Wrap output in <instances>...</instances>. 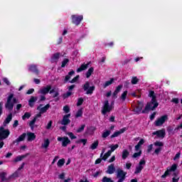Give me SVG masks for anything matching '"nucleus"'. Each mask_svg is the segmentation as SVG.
<instances>
[{
	"instance_id": "1",
	"label": "nucleus",
	"mask_w": 182,
	"mask_h": 182,
	"mask_svg": "<svg viewBox=\"0 0 182 182\" xmlns=\"http://www.w3.org/2000/svg\"><path fill=\"white\" fill-rule=\"evenodd\" d=\"M149 97H152L151 102L146 105L144 110L142 111V113H147L149 110H154L157 106H159V103L157 100H156V96H154V91H150L149 94Z\"/></svg>"
},
{
	"instance_id": "2",
	"label": "nucleus",
	"mask_w": 182,
	"mask_h": 182,
	"mask_svg": "<svg viewBox=\"0 0 182 182\" xmlns=\"http://www.w3.org/2000/svg\"><path fill=\"white\" fill-rule=\"evenodd\" d=\"M14 103H16V99L14 98V94H10L7 98V102L5 104L6 109L12 110L14 109Z\"/></svg>"
},
{
	"instance_id": "3",
	"label": "nucleus",
	"mask_w": 182,
	"mask_h": 182,
	"mask_svg": "<svg viewBox=\"0 0 182 182\" xmlns=\"http://www.w3.org/2000/svg\"><path fill=\"white\" fill-rule=\"evenodd\" d=\"M178 165L177 164H173L171 166L167 168L166 171H165L164 174L161 176L162 178H166V176H170L171 173L176 171L177 170Z\"/></svg>"
},
{
	"instance_id": "4",
	"label": "nucleus",
	"mask_w": 182,
	"mask_h": 182,
	"mask_svg": "<svg viewBox=\"0 0 182 182\" xmlns=\"http://www.w3.org/2000/svg\"><path fill=\"white\" fill-rule=\"evenodd\" d=\"M71 19L74 25H80L82 21H83V16L82 15H72L71 16Z\"/></svg>"
},
{
	"instance_id": "5",
	"label": "nucleus",
	"mask_w": 182,
	"mask_h": 182,
	"mask_svg": "<svg viewBox=\"0 0 182 182\" xmlns=\"http://www.w3.org/2000/svg\"><path fill=\"white\" fill-rule=\"evenodd\" d=\"M57 140L61 141L63 147H67L68 144H70V139L68 136H58Z\"/></svg>"
},
{
	"instance_id": "6",
	"label": "nucleus",
	"mask_w": 182,
	"mask_h": 182,
	"mask_svg": "<svg viewBox=\"0 0 182 182\" xmlns=\"http://www.w3.org/2000/svg\"><path fill=\"white\" fill-rule=\"evenodd\" d=\"M112 109L113 107H112V105H109V101L107 100L104 102L102 113V114H106V113L111 112Z\"/></svg>"
},
{
	"instance_id": "7",
	"label": "nucleus",
	"mask_w": 182,
	"mask_h": 182,
	"mask_svg": "<svg viewBox=\"0 0 182 182\" xmlns=\"http://www.w3.org/2000/svg\"><path fill=\"white\" fill-rule=\"evenodd\" d=\"M18 172H15L11 176L6 177V172H1L0 173V178L1 179V181H8L9 178H12V177H18Z\"/></svg>"
},
{
	"instance_id": "8",
	"label": "nucleus",
	"mask_w": 182,
	"mask_h": 182,
	"mask_svg": "<svg viewBox=\"0 0 182 182\" xmlns=\"http://www.w3.org/2000/svg\"><path fill=\"white\" fill-rule=\"evenodd\" d=\"M145 164H146V161H144V159H141L139 161V164L136 167L134 173L139 174V173H141L143 168H144Z\"/></svg>"
},
{
	"instance_id": "9",
	"label": "nucleus",
	"mask_w": 182,
	"mask_h": 182,
	"mask_svg": "<svg viewBox=\"0 0 182 182\" xmlns=\"http://www.w3.org/2000/svg\"><path fill=\"white\" fill-rule=\"evenodd\" d=\"M168 117L167 115H164L161 117L160 118L157 119L155 121V126L159 127V126H163L164 123H166V121L167 120Z\"/></svg>"
},
{
	"instance_id": "10",
	"label": "nucleus",
	"mask_w": 182,
	"mask_h": 182,
	"mask_svg": "<svg viewBox=\"0 0 182 182\" xmlns=\"http://www.w3.org/2000/svg\"><path fill=\"white\" fill-rule=\"evenodd\" d=\"M84 90L87 92V95H92L93 93V90H95V86H91L89 82H85L84 85Z\"/></svg>"
},
{
	"instance_id": "11",
	"label": "nucleus",
	"mask_w": 182,
	"mask_h": 182,
	"mask_svg": "<svg viewBox=\"0 0 182 182\" xmlns=\"http://www.w3.org/2000/svg\"><path fill=\"white\" fill-rule=\"evenodd\" d=\"M9 136V130L4 129V127L0 128V140H4Z\"/></svg>"
},
{
	"instance_id": "12",
	"label": "nucleus",
	"mask_w": 182,
	"mask_h": 182,
	"mask_svg": "<svg viewBox=\"0 0 182 182\" xmlns=\"http://www.w3.org/2000/svg\"><path fill=\"white\" fill-rule=\"evenodd\" d=\"M154 136H156L159 139H164L166 136V129H160L153 132Z\"/></svg>"
},
{
	"instance_id": "13",
	"label": "nucleus",
	"mask_w": 182,
	"mask_h": 182,
	"mask_svg": "<svg viewBox=\"0 0 182 182\" xmlns=\"http://www.w3.org/2000/svg\"><path fill=\"white\" fill-rule=\"evenodd\" d=\"M144 105L143 104V102H138L136 107L134 109V112L135 113H137L138 114L139 113H143V107H144Z\"/></svg>"
},
{
	"instance_id": "14",
	"label": "nucleus",
	"mask_w": 182,
	"mask_h": 182,
	"mask_svg": "<svg viewBox=\"0 0 182 182\" xmlns=\"http://www.w3.org/2000/svg\"><path fill=\"white\" fill-rule=\"evenodd\" d=\"M49 107H50V105H49V104H47L44 107H42V105H40L37 107V110H38L41 113H42L43 114V113H46V112H48V110L49 109Z\"/></svg>"
},
{
	"instance_id": "15",
	"label": "nucleus",
	"mask_w": 182,
	"mask_h": 182,
	"mask_svg": "<svg viewBox=\"0 0 182 182\" xmlns=\"http://www.w3.org/2000/svg\"><path fill=\"white\" fill-rule=\"evenodd\" d=\"M50 89H52V86L47 85L46 87H43V88H41L38 91V93H40V95H47V93H49Z\"/></svg>"
},
{
	"instance_id": "16",
	"label": "nucleus",
	"mask_w": 182,
	"mask_h": 182,
	"mask_svg": "<svg viewBox=\"0 0 182 182\" xmlns=\"http://www.w3.org/2000/svg\"><path fill=\"white\" fill-rule=\"evenodd\" d=\"M126 174H127V173L124 172L122 169H117V178H119V179L122 178V180H124V178L126 177Z\"/></svg>"
},
{
	"instance_id": "17",
	"label": "nucleus",
	"mask_w": 182,
	"mask_h": 182,
	"mask_svg": "<svg viewBox=\"0 0 182 182\" xmlns=\"http://www.w3.org/2000/svg\"><path fill=\"white\" fill-rule=\"evenodd\" d=\"M26 136H27L28 141H33L36 139V135L33 132H27Z\"/></svg>"
},
{
	"instance_id": "18",
	"label": "nucleus",
	"mask_w": 182,
	"mask_h": 182,
	"mask_svg": "<svg viewBox=\"0 0 182 182\" xmlns=\"http://www.w3.org/2000/svg\"><path fill=\"white\" fill-rule=\"evenodd\" d=\"M70 117V114L65 115L63 118L61 124H63L64 126H66V124H69V123H70V119H69Z\"/></svg>"
},
{
	"instance_id": "19",
	"label": "nucleus",
	"mask_w": 182,
	"mask_h": 182,
	"mask_svg": "<svg viewBox=\"0 0 182 182\" xmlns=\"http://www.w3.org/2000/svg\"><path fill=\"white\" fill-rule=\"evenodd\" d=\"M126 130H127V129L126 128H122L121 129H119V131L115 132L112 136V139L114 138V137H117L118 136H120V134H122V133L124 132H126Z\"/></svg>"
},
{
	"instance_id": "20",
	"label": "nucleus",
	"mask_w": 182,
	"mask_h": 182,
	"mask_svg": "<svg viewBox=\"0 0 182 182\" xmlns=\"http://www.w3.org/2000/svg\"><path fill=\"white\" fill-rule=\"evenodd\" d=\"M38 100V97H31V99L28 100V105L31 107H33L35 105V102Z\"/></svg>"
},
{
	"instance_id": "21",
	"label": "nucleus",
	"mask_w": 182,
	"mask_h": 182,
	"mask_svg": "<svg viewBox=\"0 0 182 182\" xmlns=\"http://www.w3.org/2000/svg\"><path fill=\"white\" fill-rule=\"evenodd\" d=\"M49 144H50V141H49L48 139H44L43 143L41 145L42 149H48L49 147Z\"/></svg>"
},
{
	"instance_id": "22",
	"label": "nucleus",
	"mask_w": 182,
	"mask_h": 182,
	"mask_svg": "<svg viewBox=\"0 0 182 182\" xmlns=\"http://www.w3.org/2000/svg\"><path fill=\"white\" fill-rule=\"evenodd\" d=\"M25 137H26V134L23 133L14 141V143H19V141H23V140H25Z\"/></svg>"
},
{
	"instance_id": "23",
	"label": "nucleus",
	"mask_w": 182,
	"mask_h": 182,
	"mask_svg": "<svg viewBox=\"0 0 182 182\" xmlns=\"http://www.w3.org/2000/svg\"><path fill=\"white\" fill-rule=\"evenodd\" d=\"M87 66H89V64H82L81 66L77 69V73L82 72V70H86L87 69Z\"/></svg>"
},
{
	"instance_id": "24",
	"label": "nucleus",
	"mask_w": 182,
	"mask_h": 182,
	"mask_svg": "<svg viewBox=\"0 0 182 182\" xmlns=\"http://www.w3.org/2000/svg\"><path fill=\"white\" fill-rule=\"evenodd\" d=\"M107 173L108 174H113V173H114V164H111L108 166Z\"/></svg>"
},
{
	"instance_id": "25",
	"label": "nucleus",
	"mask_w": 182,
	"mask_h": 182,
	"mask_svg": "<svg viewBox=\"0 0 182 182\" xmlns=\"http://www.w3.org/2000/svg\"><path fill=\"white\" fill-rule=\"evenodd\" d=\"M143 144H144V139H141L138 144L135 146V151H139V150H140V147H141V146H143Z\"/></svg>"
},
{
	"instance_id": "26",
	"label": "nucleus",
	"mask_w": 182,
	"mask_h": 182,
	"mask_svg": "<svg viewBox=\"0 0 182 182\" xmlns=\"http://www.w3.org/2000/svg\"><path fill=\"white\" fill-rule=\"evenodd\" d=\"M50 94L52 95L53 97H58L59 96V92L56 89L51 90Z\"/></svg>"
},
{
	"instance_id": "27",
	"label": "nucleus",
	"mask_w": 182,
	"mask_h": 182,
	"mask_svg": "<svg viewBox=\"0 0 182 182\" xmlns=\"http://www.w3.org/2000/svg\"><path fill=\"white\" fill-rule=\"evenodd\" d=\"M130 154V153L129 152V151L127 149H124L122 151V159L123 160H126V159H127V157H129V155Z\"/></svg>"
},
{
	"instance_id": "28",
	"label": "nucleus",
	"mask_w": 182,
	"mask_h": 182,
	"mask_svg": "<svg viewBox=\"0 0 182 182\" xmlns=\"http://www.w3.org/2000/svg\"><path fill=\"white\" fill-rule=\"evenodd\" d=\"M173 177L172 178V182H178L180 180V176H178V173L175 172L173 173Z\"/></svg>"
},
{
	"instance_id": "29",
	"label": "nucleus",
	"mask_w": 182,
	"mask_h": 182,
	"mask_svg": "<svg viewBox=\"0 0 182 182\" xmlns=\"http://www.w3.org/2000/svg\"><path fill=\"white\" fill-rule=\"evenodd\" d=\"M97 146H99V141H95L91 144L90 149H91V150H96V149H97Z\"/></svg>"
},
{
	"instance_id": "30",
	"label": "nucleus",
	"mask_w": 182,
	"mask_h": 182,
	"mask_svg": "<svg viewBox=\"0 0 182 182\" xmlns=\"http://www.w3.org/2000/svg\"><path fill=\"white\" fill-rule=\"evenodd\" d=\"M60 58V53H57L53 54L52 57V60L53 62H57V60Z\"/></svg>"
},
{
	"instance_id": "31",
	"label": "nucleus",
	"mask_w": 182,
	"mask_h": 182,
	"mask_svg": "<svg viewBox=\"0 0 182 182\" xmlns=\"http://www.w3.org/2000/svg\"><path fill=\"white\" fill-rule=\"evenodd\" d=\"M113 82H114V79L111 78L109 80L105 82L103 85V87H107V86H110V85H112L113 83Z\"/></svg>"
},
{
	"instance_id": "32",
	"label": "nucleus",
	"mask_w": 182,
	"mask_h": 182,
	"mask_svg": "<svg viewBox=\"0 0 182 182\" xmlns=\"http://www.w3.org/2000/svg\"><path fill=\"white\" fill-rule=\"evenodd\" d=\"M95 69L93 68V67H91L90 69H88V70L86 73V77L89 78L90 77V76H92V73H93Z\"/></svg>"
},
{
	"instance_id": "33",
	"label": "nucleus",
	"mask_w": 182,
	"mask_h": 182,
	"mask_svg": "<svg viewBox=\"0 0 182 182\" xmlns=\"http://www.w3.org/2000/svg\"><path fill=\"white\" fill-rule=\"evenodd\" d=\"M110 156H112V151H108L107 153H105L104 154V156H102V160H107V158L110 157Z\"/></svg>"
},
{
	"instance_id": "34",
	"label": "nucleus",
	"mask_w": 182,
	"mask_h": 182,
	"mask_svg": "<svg viewBox=\"0 0 182 182\" xmlns=\"http://www.w3.org/2000/svg\"><path fill=\"white\" fill-rule=\"evenodd\" d=\"M11 120H12V114H10L7 116V117L6 118L4 124H8L10 123Z\"/></svg>"
},
{
	"instance_id": "35",
	"label": "nucleus",
	"mask_w": 182,
	"mask_h": 182,
	"mask_svg": "<svg viewBox=\"0 0 182 182\" xmlns=\"http://www.w3.org/2000/svg\"><path fill=\"white\" fill-rule=\"evenodd\" d=\"M29 70H31V72H33L34 73L38 74V69L36 68V65H30Z\"/></svg>"
},
{
	"instance_id": "36",
	"label": "nucleus",
	"mask_w": 182,
	"mask_h": 182,
	"mask_svg": "<svg viewBox=\"0 0 182 182\" xmlns=\"http://www.w3.org/2000/svg\"><path fill=\"white\" fill-rule=\"evenodd\" d=\"M109 149H111V150H109V151H111V153H113V151H114V150H117V149H119V144L110 145Z\"/></svg>"
},
{
	"instance_id": "37",
	"label": "nucleus",
	"mask_w": 182,
	"mask_h": 182,
	"mask_svg": "<svg viewBox=\"0 0 182 182\" xmlns=\"http://www.w3.org/2000/svg\"><path fill=\"white\" fill-rule=\"evenodd\" d=\"M35 123H36V117H34V119L29 122V126L31 129V130H33L35 127Z\"/></svg>"
},
{
	"instance_id": "38",
	"label": "nucleus",
	"mask_w": 182,
	"mask_h": 182,
	"mask_svg": "<svg viewBox=\"0 0 182 182\" xmlns=\"http://www.w3.org/2000/svg\"><path fill=\"white\" fill-rule=\"evenodd\" d=\"M109 136H110V131L109 130H105L104 131V132L102 133V137L103 139H106V137H109Z\"/></svg>"
},
{
	"instance_id": "39",
	"label": "nucleus",
	"mask_w": 182,
	"mask_h": 182,
	"mask_svg": "<svg viewBox=\"0 0 182 182\" xmlns=\"http://www.w3.org/2000/svg\"><path fill=\"white\" fill-rule=\"evenodd\" d=\"M83 115V109H80L75 114V117H82Z\"/></svg>"
},
{
	"instance_id": "40",
	"label": "nucleus",
	"mask_w": 182,
	"mask_h": 182,
	"mask_svg": "<svg viewBox=\"0 0 182 182\" xmlns=\"http://www.w3.org/2000/svg\"><path fill=\"white\" fill-rule=\"evenodd\" d=\"M27 155H22V156H17L15 159L14 161L16 163L18 161H21V160H23L25 157H26Z\"/></svg>"
},
{
	"instance_id": "41",
	"label": "nucleus",
	"mask_w": 182,
	"mask_h": 182,
	"mask_svg": "<svg viewBox=\"0 0 182 182\" xmlns=\"http://www.w3.org/2000/svg\"><path fill=\"white\" fill-rule=\"evenodd\" d=\"M131 83L132 85H137L139 83V78L137 77H132Z\"/></svg>"
},
{
	"instance_id": "42",
	"label": "nucleus",
	"mask_w": 182,
	"mask_h": 182,
	"mask_svg": "<svg viewBox=\"0 0 182 182\" xmlns=\"http://www.w3.org/2000/svg\"><path fill=\"white\" fill-rule=\"evenodd\" d=\"M126 97H127V90L124 91V92H122V94L121 95V100L124 102V100H126Z\"/></svg>"
},
{
	"instance_id": "43",
	"label": "nucleus",
	"mask_w": 182,
	"mask_h": 182,
	"mask_svg": "<svg viewBox=\"0 0 182 182\" xmlns=\"http://www.w3.org/2000/svg\"><path fill=\"white\" fill-rule=\"evenodd\" d=\"M75 75V71L72 70L70 71L68 75H66L65 77V82H68V80H69V79H70V77L72 75Z\"/></svg>"
},
{
	"instance_id": "44",
	"label": "nucleus",
	"mask_w": 182,
	"mask_h": 182,
	"mask_svg": "<svg viewBox=\"0 0 182 182\" xmlns=\"http://www.w3.org/2000/svg\"><path fill=\"white\" fill-rule=\"evenodd\" d=\"M85 127H86V125L82 124L81 125L76 131L77 133H82L85 130Z\"/></svg>"
},
{
	"instance_id": "45",
	"label": "nucleus",
	"mask_w": 182,
	"mask_h": 182,
	"mask_svg": "<svg viewBox=\"0 0 182 182\" xmlns=\"http://www.w3.org/2000/svg\"><path fill=\"white\" fill-rule=\"evenodd\" d=\"M140 156H141V150L139 149L137 152L134 154L133 158L136 159V157H140Z\"/></svg>"
},
{
	"instance_id": "46",
	"label": "nucleus",
	"mask_w": 182,
	"mask_h": 182,
	"mask_svg": "<svg viewBox=\"0 0 182 182\" xmlns=\"http://www.w3.org/2000/svg\"><path fill=\"white\" fill-rule=\"evenodd\" d=\"M63 164H65V159H60L58 161L57 166L58 167H62V166H63Z\"/></svg>"
},
{
	"instance_id": "47",
	"label": "nucleus",
	"mask_w": 182,
	"mask_h": 182,
	"mask_svg": "<svg viewBox=\"0 0 182 182\" xmlns=\"http://www.w3.org/2000/svg\"><path fill=\"white\" fill-rule=\"evenodd\" d=\"M68 63H69V59L68 58L64 59L62 62L61 68H65Z\"/></svg>"
},
{
	"instance_id": "48",
	"label": "nucleus",
	"mask_w": 182,
	"mask_h": 182,
	"mask_svg": "<svg viewBox=\"0 0 182 182\" xmlns=\"http://www.w3.org/2000/svg\"><path fill=\"white\" fill-rule=\"evenodd\" d=\"M31 117V113L29 112H26L24 115L22 116L23 120H26V119H29Z\"/></svg>"
},
{
	"instance_id": "49",
	"label": "nucleus",
	"mask_w": 182,
	"mask_h": 182,
	"mask_svg": "<svg viewBox=\"0 0 182 182\" xmlns=\"http://www.w3.org/2000/svg\"><path fill=\"white\" fill-rule=\"evenodd\" d=\"M154 146H156V147H163V146H164V144H163V142L161 141H156L154 143Z\"/></svg>"
},
{
	"instance_id": "50",
	"label": "nucleus",
	"mask_w": 182,
	"mask_h": 182,
	"mask_svg": "<svg viewBox=\"0 0 182 182\" xmlns=\"http://www.w3.org/2000/svg\"><path fill=\"white\" fill-rule=\"evenodd\" d=\"M77 143H82L83 146H86V143H87V139H82L77 141Z\"/></svg>"
},
{
	"instance_id": "51",
	"label": "nucleus",
	"mask_w": 182,
	"mask_h": 182,
	"mask_svg": "<svg viewBox=\"0 0 182 182\" xmlns=\"http://www.w3.org/2000/svg\"><path fill=\"white\" fill-rule=\"evenodd\" d=\"M67 134H68V136H69V137L71 139V140L76 139V136H75V134H73V133H72V132H68V133H67Z\"/></svg>"
},
{
	"instance_id": "52",
	"label": "nucleus",
	"mask_w": 182,
	"mask_h": 182,
	"mask_svg": "<svg viewBox=\"0 0 182 182\" xmlns=\"http://www.w3.org/2000/svg\"><path fill=\"white\" fill-rule=\"evenodd\" d=\"M102 181H103V182H113V181L112 180V178H107V177H106V176H105V177L102 178Z\"/></svg>"
},
{
	"instance_id": "53",
	"label": "nucleus",
	"mask_w": 182,
	"mask_h": 182,
	"mask_svg": "<svg viewBox=\"0 0 182 182\" xmlns=\"http://www.w3.org/2000/svg\"><path fill=\"white\" fill-rule=\"evenodd\" d=\"M122 89H123V85H118L115 90V92H117L118 93H119Z\"/></svg>"
},
{
	"instance_id": "54",
	"label": "nucleus",
	"mask_w": 182,
	"mask_h": 182,
	"mask_svg": "<svg viewBox=\"0 0 182 182\" xmlns=\"http://www.w3.org/2000/svg\"><path fill=\"white\" fill-rule=\"evenodd\" d=\"M83 103V98H79L77 102V106H82Z\"/></svg>"
},
{
	"instance_id": "55",
	"label": "nucleus",
	"mask_w": 182,
	"mask_h": 182,
	"mask_svg": "<svg viewBox=\"0 0 182 182\" xmlns=\"http://www.w3.org/2000/svg\"><path fill=\"white\" fill-rule=\"evenodd\" d=\"M63 110H64L65 113H69V112H70V108H69L68 106H65L63 107Z\"/></svg>"
},
{
	"instance_id": "56",
	"label": "nucleus",
	"mask_w": 182,
	"mask_h": 182,
	"mask_svg": "<svg viewBox=\"0 0 182 182\" xmlns=\"http://www.w3.org/2000/svg\"><path fill=\"white\" fill-rule=\"evenodd\" d=\"M79 80V75H77L75 77H74L71 81L70 83H75Z\"/></svg>"
},
{
	"instance_id": "57",
	"label": "nucleus",
	"mask_w": 182,
	"mask_h": 182,
	"mask_svg": "<svg viewBox=\"0 0 182 182\" xmlns=\"http://www.w3.org/2000/svg\"><path fill=\"white\" fill-rule=\"evenodd\" d=\"M181 155V154L180 152H178L175 157L173 158V160L176 161V160H178V159H180V156Z\"/></svg>"
},
{
	"instance_id": "58",
	"label": "nucleus",
	"mask_w": 182,
	"mask_h": 182,
	"mask_svg": "<svg viewBox=\"0 0 182 182\" xmlns=\"http://www.w3.org/2000/svg\"><path fill=\"white\" fill-rule=\"evenodd\" d=\"M50 127H52V121H50V122L48 123V124H47V126H46L47 130H49V129H50Z\"/></svg>"
},
{
	"instance_id": "59",
	"label": "nucleus",
	"mask_w": 182,
	"mask_h": 182,
	"mask_svg": "<svg viewBox=\"0 0 182 182\" xmlns=\"http://www.w3.org/2000/svg\"><path fill=\"white\" fill-rule=\"evenodd\" d=\"M171 102H172L173 103H175V105H178V98H173V99L171 100Z\"/></svg>"
},
{
	"instance_id": "60",
	"label": "nucleus",
	"mask_w": 182,
	"mask_h": 182,
	"mask_svg": "<svg viewBox=\"0 0 182 182\" xmlns=\"http://www.w3.org/2000/svg\"><path fill=\"white\" fill-rule=\"evenodd\" d=\"M35 92V90L33 88H31L27 91V95H32Z\"/></svg>"
},
{
	"instance_id": "61",
	"label": "nucleus",
	"mask_w": 182,
	"mask_h": 182,
	"mask_svg": "<svg viewBox=\"0 0 182 182\" xmlns=\"http://www.w3.org/2000/svg\"><path fill=\"white\" fill-rule=\"evenodd\" d=\"M161 151V147H158L156 149H155V154H159Z\"/></svg>"
},
{
	"instance_id": "62",
	"label": "nucleus",
	"mask_w": 182,
	"mask_h": 182,
	"mask_svg": "<svg viewBox=\"0 0 182 182\" xmlns=\"http://www.w3.org/2000/svg\"><path fill=\"white\" fill-rule=\"evenodd\" d=\"M125 166H126V168H127V170H130V167H132V164L127 162Z\"/></svg>"
},
{
	"instance_id": "63",
	"label": "nucleus",
	"mask_w": 182,
	"mask_h": 182,
	"mask_svg": "<svg viewBox=\"0 0 182 182\" xmlns=\"http://www.w3.org/2000/svg\"><path fill=\"white\" fill-rule=\"evenodd\" d=\"M114 160H116V156H112L111 157V159L109 160V163H113V161H114Z\"/></svg>"
},
{
	"instance_id": "64",
	"label": "nucleus",
	"mask_w": 182,
	"mask_h": 182,
	"mask_svg": "<svg viewBox=\"0 0 182 182\" xmlns=\"http://www.w3.org/2000/svg\"><path fill=\"white\" fill-rule=\"evenodd\" d=\"M19 124L18 120H15L14 123L13 124V127H18V125Z\"/></svg>"
}]
</instances>
